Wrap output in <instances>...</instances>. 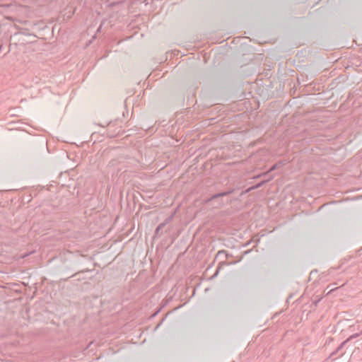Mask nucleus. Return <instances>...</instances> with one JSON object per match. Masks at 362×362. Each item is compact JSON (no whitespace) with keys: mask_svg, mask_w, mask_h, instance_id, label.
Returning a JSON list of instances; mask_svg holds the SVG:
<instances>
[{"mask_svg":"<svg viewBox=\"0 0 362 362\" xmlns=\"http://www.w3.org/2000/svg\"><path fill=\"white\" fill-rule=\"evenodd\" d=\"M234 190L235 189L233 188L230 189L228 191L215 194L212 195L210 198L206 199L205 203L211 205L214 208H219L223 204V201L220 199L224 196H228L232 194L234 192Z\"/></svg>","mask_w":362,"mask_h":362,"instance_id":"nucleus-1","label":"nucleus"},{"mask_svg":"<svg viewBox=\"0 0 362 362\" xmlns=\"http://www.w3.org/2000/svg\"><path fill=\"white\" fill-rule=\"evenodd\" d=\"M175 213L166 218L163 223H160V227H164L166 224L169 223L173 220Z\"/></svg>","mask_w":362,"mask_h":362,"instance_id":"nucleus-2","label":"nucleus"},{"mask_svg":"<svg viewBox=\"0 0 362 362\" xmlns=\"http://www.w3.org/2000/svg\"><path fill=\"white\" fill-rule=\"evenodd\" d=\"M263 183H264V182H260V183H259V184H257V185H256L255 186L249 187L245 191L243 192L242 194H246L247 192H250L252 189H257V188L260 187L263 185Z\"/></svg>","mask_w":362,"mask_h":362,"instance_id":"nucleus-3","label":"nucleus"},{"mask_svg":"<svg viewBox=\"0 0 362 362\" xmlns=\"http://www.w3.org/2000/svg\"><path fill=\"white\" fill-rule=\"evenodd\" d=\"M223 264V262H220L218 264V267L216 268V272L214 274V275L211 276V279H214L215 278L216 276H217L221 268V264Z\"/></svg>","mask_w":362,"mask_h":362,"instance_id":"nucleus-4","label":"nucleus"},{"mask_svg":"<svg viewBox=\"0 0 362 362\" xmlns=\"http://www.w3.org/2000/svg\"><path fill=\"white\" fill-rule=\"evenodd\" d=\"M345 344H346V341H344L343 343H341V344L339 346V347L337 348V351H339V350H341V349L343 348V346H344V345Z\"/></svg>","mask_w":362,"mask_h":362,"instance_id":"nucleus-5","label":"nucleus"},{"mask_svg":"<svg viewBox=\"0 0 362 362\" xmlns=\"http://www.w3.org/2000/svg\"><path fill=\"white\" fill-rule=\"evenodd\" d=\"M163 227H160V224L158 226V227L156 229V234H158L160 229H162Z\"/></svg>","mask_w":362,"mask_h":362,"instance_id":"nucleus-6","label":"nucleus"},{"mask_svg":"<svg viewBox=\"0 0 362 362\" xmlns=\"http://www.w3.org/2000/svg\"><path fill=\"white\" fill-rule=\"evenodd\" d=\"M321 298H317V300H315L313 303L315 305V306H316L317 305V303L320 301Z\"/></svg>","mask_w":362,"mask_h":362,"instance_id":"nucleus-7","label":"nucleus"},{"mask_svg":"<svg viewBox=\"0 0 362 362\" xmlns=\"http://www.w3.org/2000/svg\"><path fill=\"white\" fill-rule=\"evenodd\" d=\"M276 166H277V165H276H276H273V166L271 168L270 170H273L276 169Z\"/></svg>","mask_w":362,"mask_h":362,"instance_id":"nucleus-8","label":"nucleus"},{"mask_svg":"<svg viewBox=\"0 0 362 362\" xmlns=\"http://www.w3.org/2000/svg\"><path fill=\"white\" fill-rule=\"evenodd\" d=\"M259 241H260L259 238H257V239L255 240L256 244H258V243H259Z\"/></svg>","mask_w":362,"mask_h":362,"instance_id":"nucleus-9","label":"nucleus"},{"mask_svg":"<svg viewBox=\"0 0 362 362\" xmlns=\"http://www.w3.org/2000/svg\"><path fill=\"white\" fill-rule=\"evenodd\" d=\"M159 310H158L155 314H153V316H156V315L158 313Z\"/></svg>","mask_w":362,"mask_h":362,"instance_id":"nucleus-10","label":"nucleus"}]
</instances>
